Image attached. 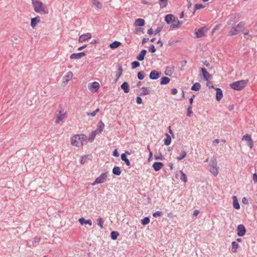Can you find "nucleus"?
Segmentation results:
<instances>
[{"label": "nucleus", "mask_w": 257, "mask_h": 257, "mask_svg": "<svg viewBox=\"0 0 257 257\" xmlns=\"http://www.w3.org/2000/svg\"><path fill=\"white\" fill-rule=\"evenodd\" d=\"M87 136L84 134L76 135L71 138V144L77 147H80L83 145V143L86 142Z\"/></svg>", "instance_id": "nucleus-1"}, {"label": "nucleus", "mask_w": 257, "mask_h": 257, "mask_svg": "<svg viewBox=\"0 0 257 257\" xmlns=\"http://www.w3.org/2000/svg\"><path fill=\"white\" fill-rule=\"evenodd\" d=\"M32 3L34 11L38 13L47 14L49 13V9L41 1L32 0Z\"/></svg>", "instance_id": "nucleus-2"}, {"label": "nucleus", "mask_w": 257, "mask_h": 257, "mask_svg": "<svg viewBox=\"0 0 257 257\" xmlns=\"http://www.w3.org/2000/svg\"><path fill=\"white\" fill-rule=\"evenodd\" d=\"M247 82V80H241L235 81L230 84V87L235 90H241L245 87Z\"/></svg>", "instance_id": "nucleus-3"}, {"label": "nucleus", "mask_w": 257, "mask_h": 257, "mask_svg": "<svg viewBox=\"0 0 257 257\" xmlns=\"http://www.w3.org/2000/svg\"><path fill=\"white\" fill-rule=\"evenodd\" d=\"M208 170L212 173L214 176H216L218 174V167L217 166V161L215 159L212 162L211 164L208 166Z\"/></svg>", "instance_id": "nucleus-4"}, {"label": "nucleus", "mask_w": 257, "mask_h": 257, "mask_svg": "<svg viewBox=\"0 0 257 257\" xmlns=\"http://www.w3.org/2000/svg\"><path fill=\"white\" fill-rule=\"evenodd\" d=\"M108 176V172L102 173L99 177L96 178L95 181L92 183V185L103 183L105 181Z\"/></svg>", "instance_id": "nucleus-5"}, {"label": "nucleus", "mask_w": 257, "mask_h": 257, "mask_svg": "<svg viewBox=\"0 0 257 257\" xmlns=\"http://www.w3.org/2000/svg\"><path fill=\"white\" fill-rule=\"evenodd\" d=\"M208 30V29L207 28V27H202L197 30L196 29L194 31V34L196 38H202L205 36V33Z\"/></svg>", "instance_id": "nucleus-6"}, {"label": "nucleus", "mask_w": 257, "mask_h": 257, "mask_svg": "<svg viewBox=\"0 0 257 257\" xmlns=\"http://www.w3.org/2000/svg\"><path fill=\"white\" fill-rule=\"evenodd\" d=\"M99 86V83L95 81L89 84L88 88L91 92H96L98 91Z\"/></svg>", "instance_id": "nucleus-7"}, {"label": "nucleus", "mask_w": 257, "mask_h": 257, "mask_svg": "<svg viewBox=\"0 0 257 257\" xmlns=\"http://www.w3.org/2000/svg\"><path fill=\"white\" fill-rule=\"evenodd\" d=\"M246 229L243 224H239L237 227V234L238 236H243L245 234Z\"/></svg>", "instance_id": "nucleus-8"}, {"label": "nucleus", "mask_w": 257, "mask_h": 257, "mask_svg": "<svg viewBox=\"0 0 257 257\" xmlns=\"http://www.w3.org/2000/svg\"><path fill=\"white\" fill-rule=\"evenodd\" d=\"M161 75V72L156 70H152L149 75V78L151 80H157Z\"/></svg>", "instance_id": "nucleus-9"}, {"label": "nucleus", "mask_w": 257, "mask_h": 257, "mask_svg": "<svg viewBox=\"0 0 257 257\" xmlns=\"http://www.w3.org/2000/svg\"><path fill=\"white\" fill-rule=\"evenodd\" d=\"M242 140H244L247 142V145L250 149H251L253 147V142L249 135L246 134L245 135H244L242 137Z\"/></svg>", "instance_id": "nucleus-10"}, {"label": "nucleus", "mask_w": 257, "mask_h": 257, "mask_svg": "<svg viewBox=\"0 0 257 257\" xmlns=\"http://www.w3.org/2000/svg\"><path fill=\"white\" fill-rule=\"evenodd\" d=\"M85 55L86 53L84 52H81L79 53H72L70 55V58L71 59H79Z\"/></svg>", "instance_id": "nucleus-11"}, {"label": "nucleus", "mask_w": 257, "mask_h": 257, "mask_svg": "<svg viewBox=\"0 0 257 257\" xmlns=\"http://www.w3.org/2000/svg\"><path fill=\"white\" fill-rule=\"evenodd\" d=\"M201 71L202 75L205 81H208L209 79L212 77V76L209 74L206 69L202 67L201 68Z\"/></svg>", "instance_id": "nucleus-12"}, {"label": "nucleus", "mask_w": 257, "mask_h": 257, "mask_svg": "<svg viewBox=\"0 0 257 257\" xmlns=\"http://www.w3.org/2000/svg\"><path fill=\"white\" fill-rule=\"evenodd\" d=\"M123 72V69L121 65H117V71L115 73V79L114 80L115 82H117L120 76L122 75Z\"/></svg>", "instance_id": "nucleus-13"}, {"label": "nucleus", "mask_w": 257, "mask_h": 257, "mask_svg": "<svg viewBox=\"0 0 257 257\" xmlns=\"http://www.w3.org/2000/svg\"><path fill=\"white\" fill-rule=\"evenodd\" d=\"M91 38V34L89 33L82 34L79 37L78 41L80 43L85 41L86 40Z\"/></svg>", "instance_id": "nucleus-14"}, {"label": "nucleus", "mask_w": 257, "mask_h": 257, "mask_svg": "<svg viewBox=\"0 0 257 257\" xmlns=\"http://www.w3.org/2000/svg\"><path fill=\"white\" fill-rule=\"evenodd\" d=\"M164 164L162 162H155L153 164V168L155 171H159L163 167Z\"/></svg>", "instance_id": "nucleus-15"}, {"label": "nucleus", "mask_w": 257, "mask_h": 257, "mask_svg": "<svg viewBox=\"0 0 257 257\" xmlns=\"http://www.w3.org/2000/svg\"><path fill=\"white\" fill-rule=\"evenodd\" d=\"M175 17L172 14H168L165 17V21L167 24H169L172 22L175 21Z\"/></svg>", "instance_id": "nucleus-16"}, {"label": "nucleus", "mask_w": 257, "mask_h": 257, "mask_svg": "<svg viewBox=\"0 0 257 257\" xmlns=\"http://www.w3.org/2000/svg\"><path fill=\"white\" fill-rule=\"evenodd\" d=\"M147 53V50L146 49H143L141 50L139 54L137 56V59L138 61H142L144 60L145 55Z\"/></svg>", "instance_id": "nucleus-17"}, {"label": "nucleus", "mask_w": 257, "mask_h": 257, "mask_svg": "<svg viewBox=\"0 0 257 257\" xmlns=\"http://www.w3.org/2000/svg\"><path fill=\"white\" fill-rule=\"evenodd\" d=\"M216 92L215 98L217 101H220L223 97V93L222 90L219 88H215Z\"/></svg>", "instance_id": "nucleus-18"}, {"label": "nucleus", "mask_w": 257, "mask_h": 257, "mask_svg": "<svg viewBox=\"0 0 257 257\" xmlns=\"http://www.w3.org/2000/svg\"><path fill=\"white\" fill-rule=\"evenodd\" d=\"M40 22V19L39 16L32 18L31 20V26L34 28L37 24Z\"/></svg>", "instance_id": "nucleus-19"}, {"label": "nucleus", "mask_w": 257, "mask_h": 257, "mask_svg": "<svg viewBox=\"0 0 257 257\" xmlns=\"http://www.w3.org/2000/svg\"><path fill=\"white\" fill-rule=\"evenodd\" d=\"M104 123L101 120L99 121L98 122L97 127L95 131L99 134H101L104 128Z\"/></svg>", "instance_id": "nucleus-20"}, {"label": "nucleus", "mask_w": 257, "mask_h": 257, "mask_svg": "<svg viewBox=\"0 0 257 257\" xmlns=\"http://www.w3.org/2000/svg\"><path fill=\"white\" fill-rule=\"evenodd\" d=\"M65 113H63L62 111H60L59 114L57 115V118L55 120L56 123H59L60 121H62L64 118Z\"/></svg>", "instance_id": "nucleus-21"}, {"label": "nucleus", "mask_w": 257, "mask_h": 257, "mask_svg": "<svg viewBox=\"0 0 257 257\" xmlns=\"http://www.w3.org/2000/svg\"><path fill=\"white\" fill-rule=\"evenodd\" d=\"M238 29L234 26L232 28H231L230 30L228 32V36H232L236 35L238 34Z\"/></svg>", "instance_id": "nucleus-22"}, {"label": "nucleus", "mask_w": 257, "mask_h": 257, "mask_svg": "<svg viewBox=\"0 0 257 257\" xmlns=\"http://www.w3.org/2000/svg\"><path fill=\"white\" fill-rule=\"evenodd\" d=\"M145 24V21L143 19H137L135 20L134 25L136 27H142Z\"/></svg>", "instance_id": "nucleus-23"}, {"label": "nucleus", "mask_w": 257, "mask_h": 257, "mask_svg": "<svg viewBox=\"0 0 257 257\" xmlns=\"http://www.w3.org/2000/svg\"><path fill=\"white\" fill-rule=\"evenodd\" d=\"M174 71V67H167L165 71V74L167 76H171Z\"/></svg>", "instance_id": "nucleus-24"}, {"label": "nucleus", "mask_w": 257, "mask_h": 257, "mask_svg": "<svg viewBox=\"0 0 257 257\" xmlns=\"http://www.w3.org/2000/svg\"><path fill=\"white\" fill-rule=\"evenodd\" d=\"M120 88L123 91L127 93L130 91V86L127 82H124L120 86Z\"/></svg>", "instance_id": "nucleus-25"}, {"label": "nucleus", "mask_w": 257, "mask_h": 257, "mask_svg": "<svg viewBox=\"0 0 257 257\" xmlns=\"http://www.w3.org/2000/svg\"><path fill=\"white\" fill-rule=\"evenodd\" d=\"M90 157L91 155H86L82 156L79 160L80 163L81 164H84L87 162V160L90 159Z\"/></svg>", "instance_id": "nucleus-26"}, {"label": "nucleus", "mask_w": 257, "mask_h": 257, "mask_svg": "<svg viewBox=\"0 0 257 257\" xmlns=\"http://www.w3.org/2000/svg\"><path fill=\"white\" fill-rule=\"evenodd\" d=\"M79 222L81 225L89 224V225H92V221L90 219L85 220L84 218L81 217L79 219Z\"/></svg>", "instance_id": "nucleus-27"}, {"label": "nucleus", "mask_w": 257, "mask_h": 257, "mask_svg": "<svg viewBox=\"0 0 257 257\" xmlns=\"http://www.w3.org/2000/svg\"><path fill=\"white\" fill-rule=\"evenodd\" d=\"M232 199L233 207L236 209H239L240 208V205L238 202L237 197L233 196Z\"/></svg>", "instance_id": "nucleus-28"}, {"label": "nucleus", "mask_w": 257, "mask_h": 257, "mask_svg": "<svg viewBox=\"0 0 257 257\" xmlns=\"http://www.w3.org/2000/svg\"><path fill=\"white\" fill-rule=\"evenodd\" d=\"M121 171L118 166H114L112 169V173L116 176H119L121 174Z\"/></svg>", "instance_id": "nucleus-29"}, {"label": "nucleus", "mask_w": 257, "mask_h": 257, "mask_svg": "<svg viewBox=\"0 0 257 257\" xmlns=\"http://www.w3.org/2000/svg\"><path fill=\"white\" fill-rule=\"evenodd\" d=\"M121 159L122 161H124L125 163V164L127 166H131V163L130 160L127 158L126 156L125 155V154H122L121 155Z\"/></svg>", "instance_id": "nucleus-30"}, {"label": "nucleus", "mask_w": 257, "mask_h": 257, "mask_svg": "<svg viewBox=\"0 0 257 257\" xmlns=\"http://www.w3.org/2000/svg\"><path fill=\"white\" fill-rule=\"evenodd\" d=\"M165 136L166 138L164 139V145L166 146H169L171 143V137L168 134H166Z\"/></svg>", "instance_id": "nucleus-31"}, {"label": "nucleus", "mask_w": 257, "mask_h": 257, "mask_svg": "<svg viewBox=\"0 0 257 257\" xmlns=\"http://www.w3.org/2000/svg\"><path fill=\"white\" fill-rule=\"evenodd\" d=\"M121 44V43L120 42L115 41L109 44V47L111 49H115L118 48Z\"/></svg>", "instance_id": "nucleus-32"}, {"label": "nucleus", "mask_w": 257, "mask_h": 257, "mask_svg": "<svg viewBox=\"0 0 257 257\" xmlns=\"http://www.w3.org/2000/svg\"><path fill=\"white\" fill-rule=\"evenodd\" d=\"M231 251L233 253H235L237 252V249L239 246V245L238 243H237L235 241H233L231 243Z\"/></svg>", "instance_id": "nucleus-33"}, {"label": "nucleus", "mask_w": 257, "mask_h": 257, "mask_svg": "<svg viewBox=\"0 0 257 257\" xmlns=\"http://www.w3.org/2000/svg\"><path fill=\"white\" fill-rule=\"evenodd\" d=\"M200 88L201 84L198 82H196L192 86L191 89L193 91H198Z\"/></svg>", "instance_id": "nucleus-34"}, {"label": "nucleus", "mask_w": 257, "mask_h": 257, "mask_svg": "<svg viewBox=\"0 0 257 257\" xmlns=\"http://www.w3.org/2000/svg\"><path fill=\"white\" fill-rule=\"evenodd\" d=\"M170 79L167 77H162L160 81L161 85H165L169 83Z\"/></svg>", "instance_id": "nucleus-35"}, {"label": "nucleus", "mask_w": 257, "mask_h": 257, "mask_svg": "<svg viewBox=\"0 0 257 257\" xmlns=\"http://www.w3.org/2000/svg\"><path fill=\"white\" fill-rule=\"evenodd\" d=\"M159 4L161 9L166 8L168 5V0H159Z\"/></svg>", "instance_id": "nucleus-36"}, {"label": "nucleus", "mask_w": 257, "mask_h": 257, "mask_svg": "<svg viewBox=\"0 0 257 257\" xmlns=\"http://www.w3.org/2000/svg\"><path fill=\"white\" fill-rule=\"evenodd\" d=\"M205 7V6L204 5H203L202 4H196L195 5V6H194V11L192 13V14L194 15L195 12H196V11L197 10H199V9H203Z\"/></svg>", "instance_id": "nucleus-37"}, {"label": "nucleus", "mask_w": 257, "mask_h": 257, "mask_svg": "<svg viewBox=\"0 0 257 257\" xmlns=\"http://www.w3.org/2000/svg\"><path fill=\"white\" fill-rule=\"evenodd\" d=\"M119 235V233L116 231H112L110 233V237L112 240H116Z\"/></svg>", "instance_id": "nucleus-38"}, {"label": "nucleus", "mask_w": 257, "mask_h": 257, "mask_svg": "<svg viewBox=\"0 0 257 257\" xmlns=\"http://www.w3.org/2000/svg\"><path fill=\"white\" fill-rule=\"evenodd\" d=\"M96 135V132L95 131H92L90 134V136L88 138V141L90 142H92L95 138Z\"/></svg>", "instance_id": "nucleus-39"}, {"label": "nucleus", "mask_w": 257, "mask_h": 257, "mask_svg": "<svg viewBox=\"0 0 257 257\" xmlns=\"http://www.w3.org/2000/svg\"><path fill=\"white\" fill-rule=\"evenodd\" d=\"M145 76V73L143 71H139L137 74L138 79L140 80H142L144 79Z\"/></svg>", "instance_id": "nucleus-40"}, {"label": "nucleus", "mask_w": 257, "mask_h": 257, "mask_svg": "<svg viewBox=\"0 0 257 257\" xmlns=\"http://www.w3.org/2000/svg\"><path fill=\"white\" fill-rule=\"evenodd\" d=\"M150 219L149 217L146 216L141 220V223L143 225H146L149 223Z\"/></svg>", "instance_id": "nucleus-41"}, {"label": "nucleus", "mask_w": 257, "mask_h": 257, "mask_svg": "<svg viewBox=\"0 0 257 257\" xmlns=\"http://www.w3.org/2000/svg\"><path fill=\"white\" fill-rule=\"evenodd\" d=\"M180 172L181 175V177H180V179L183 182L186 183L187 182V178L186 174L182 171H180Z\"/></svg>", "instance_id": "nucleus-42"}, {"label": "nucleus", "mask_w": 257, "mask_h": 257, "mask_svg": "<svg viewBox=\"0 0 257 257\" xmlns=\"http://www.w3.org/2000/svg\"><path fill=\"white\" fill-rule=\"evenodd\" d=\"M97 225L100 227L101 228H103L104 220L102 218L99 217L97 219Z\"/></svg>", "instance_id": "nucleus-43"}, {"label": "nucleus", "mask_w": 257, "mask_h": 257, "mask_svg": "<svg viewBox=\"0 0 257 257\" xmlns=\"http://www.w3.org/2000/svg\"><path fill=\"white\" fill-rule=\"evenodd\" d=\"M186 152L185 150H183L181 153V155L177 157V160L179 161L182 160L186 157Z\"/></svg>", "instance_id": "nucleus-44"}, {"label": "nucleus", "mask_w": 257, "mask_h": 257, "mask_svg": "<svg viewBox=\"0 0 257 257\" xmlns=\"http://www.w3.org/2000/svg\"><path fill=\"white\" fill-rule=\"evenodd\" d=\"M182 23V22H180L179 21H177V23L172 24L170 28L171 29H175V28H179L180 27V24Z\"/></svg>", "instance_id": "nucleus-45"}, {"label": "nucleus", "mask_w": 257, "mask_h": 257, "mask_svg": "<svg viewBox=\"0 0 257 257\" xmlns=\"http://www.w3.org/2000/svg\"><path fill=\"white\" fill-rule=\"evenodd\" d=\"M92 4L98 9H101L102 7L101 3L97 0H92Z\"/></svg>", "instance_id": "nucleus-46"}, {"label": "nucleus", "mask_w": 257, "mask_h": 257, "mask_svg": "<svg viewBox=\"0 0 257 257\" xmlns=\"http://www.w3.org/2000/svg\"><path fill=\"white\" fill-rule=\"evenodd\" d=\"M132 68L135 69L140 66V63L137 61H133L131 63Z\"/></svg>", "instance_id": "nucleus-47"}, {"label": "nucleus", "mask_w": 257, "mask_h": 257, "mask_svg": "<svg viewBox=\"0 0 257 257\" xmlns=\"http://www.w3.org/2000/svg\"><path fill=\"white\" fill-rule=\"evenodd\" d=\"M141 89L143 91L141 93L140 95H145L149 94V91L147 87H143Z\"/></svg>", "instance_id": "nucleus-48"}, {"label": "nucleus", "mask_w": 257, "mask_h": 257, "mask_svg": "<svg viewBox=\"0 0 257 257\" xmlns=\"http://www.w3.org/2000/svg\"><path fill=\"white\" fill-rule=\"evenodd\" d=\"M192 108L191 105L189 106L187 108V115L188 116H190L193 114V112L191 110Z\"/></svg>", "instance_id": "nucleus-49"}, {"label": "nucleus", "mask_w": 257, "mask_h": 257, "mask_svg": "<svg viewBox=\"0 0 257 257\" xmlns=\"http://www.w3.org/2000/svg\"><path fill=\"white\" fill-rule=\"evenodd\" d=\"M163 215V212L162 211H157L153 213V216L154 217H157L158 216H161Z\"/></svg>", "instance_id": "nucleus-50"}, {"label": "nucleus", "mask_w": 257, "mask_h": 257, "mask_svg": "<svg viewBox=\"0 0 257 257\" xmlns=\"http://www.w3.org/2000/svg\"><path fill=\"white\" fill-rule=\"evenodd\" d=\"M156 49L154 45H151L149 48V51L151 53H155Z\"/></svg>", "instance_id": "nucleus-51"}, {"label": "nucleus", "mask_w": 257, "mask_h": 257, "mask_svg": "<svg viewBox=\"0 0 257 257\" xmlns=\"http://www.w3.org/2000/svg\"><path fill=\"white\" fill-rule=\"evenodd\" d=\"M239 31L244 27V23L242 22H239L237 25L235 26Z\"/></svg>", "instance_id": "nucleus-52"}, {"label": "nucleus", "mask_w": 257, "mask_h": 257, "mask_svg": "<svg viewBox=\"0 0 257 257\" xmlns=\"http://www.w3.org/2000/svg\"><path fill=\"white\" fill-rule=\"evenodd\" d=\"M163 26H158L157 29L155 30L154 35L159 34L162 30Z\"/></svg>", "instance_id": "nucleus-53"}, {"label": "nucleus", "mask_w": 257, "mask_h": 257, "mask_svg": "<svg viewBox=\"0 0 257 257\" xmlns=\"http://www.w3.org/2000/svg\"><path fill=\"white\" fill-rule=\"evenodd\" d=\"M40 240H41V237H38V236H36L34 238L33 243L34 244V243H38L40 241Z\"/></svg>", "instance_id": "nucleus-54"}, {"label": "nucleus", "mask_w": 257, "mask_h": 257, "mask_svg": "<svg viewBox=\"0 0 257 257\" xmlns=\"http://www.w3.org/2000/svg\"><path fill=\"white\" fill-rule=\"evenodd\" d=\"M136 102L138 104H142V99L140 96H137L136 98Z\"/></svg>", "instance_id": "nucleus-55"}, {"label": "nucleus", "mask_w": 257, "mask_h": 257, "mask_svg": "<svg viewBox=\"0 0 257 257\" xmlns=\"http://www.w3.org/2000/svg\"><path fill=\"white\" fill-rule=\"evenodd\" d=\"M244 38L246 40H251L252 39L251 36L249 35V33L244 35Z\"/></svg>", "instance_id": "nucleus-56"}, {"label": "nucleus", "mask_w": 257, "mask_h": 257, "mask_svg": "<svg viewBox=\"0 0 257 257\" xmlns=\"http://www.w3.org/2000/svg\"><path fill=\"white\" fill-rule=\"evenodd\" d=\"M155 158L156 160H163L164 159V157L161 154H160V156H157L156 155H155Z\"/></svg>", "instance_id": "nucleus-57"}, {"label": "nucleus", "mask_w": 257, "mask_h": 257, "mask_svg": "<svg viewBox=\"0 0 257 257\" xmlns=\"http://www.w3.org/2000/svg\"><path fill=\"white\" fill-rule=\"evenodd\" d=\"M242 203L244 204H247L248 203V199L246 197H243L242 199Z\"/></svg>", "instance_id": "nucleus-58"}, {"label": "nucleus", "mask_w": 257, "mask_h": 257, "mask_svg": "<svg viewBox=\"0 0 257 257\" xmlns=\"http://www.w3.org/2000/svg\"><path fill=\"white\" fill-rule=\"evenodd\" d=\"M252 179L254 183H257V174L256 173L253 174Z\"/></svg>", "instance_id": "nucleus-59"}, {"label": "nucleus", "mask_w": 257, "mask_h": 257, "mask_svg": "<svg viewBox=\"0 0 257 257\" xmlns=\"http://www.w3.org/2000/svg\"><path fill=\"white\" fill-rule=\"evenodd\" d=\"M178 90L176 88H174L171 89V94L173 95H175L177 93Z\"/></svg>", "instance_id": "nucleus-60"}, {"label": "nucleus", "mask_w": 257, "mask_h": 257, "mask_svg": "<svg viewBox=\"0 0 257 257\" xmlns=\"http://www.w3.org/2000/svg\"><path fill=\"white\" fill-rule=\"evenodd\" d=\"M195 97V95H193L192 96L189 98V103H190V105L192 106V103L193 102V99Z\"/></svg>", "instance_id": "nucleus-61"}, {"label": "nucleus", "mask_w": 257, "mask_h": 257, "mask_svg": "<svg viewBox=\"0 0 257 257\" xmlns=\"http://www.w3.org/2000/svg\"><path fill=\"white\" fill-rule=\"evenodd\" d=\"M112 155L114 157H117L119 156V154L117 152V149H115L113 152V154H112Z\"/></svg>", "instance_id": "nucleus-62"}, {"label": "nucleus", "mask_w": 257, "mask_h": 257, "mask_svg": "<svg viewBox=\"0 0 257 257\" xmlns=\"http://www.w3.org/2000/svg\"><path fill=\"white\" fill-rule=\"evenodd\" d=\"M203 64L208 68H210V69H212L211 67H210V65L209 63L207 61H205L203 62Z\"/></svg>", "instance_id": "nucleus-63"}, {"label": "nucleus", "mask_w": 257, "mask_h": 257, "mask_svg": "<svg viewBox=\"0 0 257 257\" xmlns=\"http://www.w3.org/2000/svg\"><path fill=\"white\" fill-rule=\"evenodd\" d=\"M87 115L88 116H95L96 115V113L93 111L92 112H87L86 113Z\"/></svg>", "instance_id": "nucleus-64"}]
</instances>
